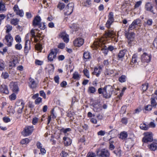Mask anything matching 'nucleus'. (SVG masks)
I'll return each instance as SVG.
<instances>
[{
    "instance_id": "obj_3",
    "label": "nucleus",
    "mask_w": 157,
    "mask_h": 157,
    "mask_svg": "<svg viewBox=\"0 0 157 157\" xmlns=\"http://www.w3.org/2000/svg\"><path fill=\"white\" fill-rule=\"evenodd\" d=\"M97 155L99 157H109L110 154L107 150L103 149L98 150L97 151Z\"/></svg>"
},
{
    "instance_id": "obj_51",
    "label": "nucleus",
    "mask_w": 157,
    "mask_h": 157,
    "mask_svg": "<svg viewBox=\"0 0 157 157\" xmlns=\"http://www.w3.org/2000/svg\"><path fill=\"white\" fill-rule=\"evenodd\" d=\"M35 48L37 50H41L42 48V45L40 44H37L35 46Z\"/></svg>"
},
{
    "instance_id": "obj_46",
    "label": "nucleus",
    "mask_w": 157,
    "mask_h": 157,
    "mask_svg": "<svg viewBox=\"0 0 157 157\" xmlns=\"http://www.w3.org/2000/svg\"><path fill=\"white\" fill-rule=\"evenodd\" d=\"M42 98L39 97L37 98L35 100V103L36 105H38L42 102Z\"/></svg>"
},
{
    "instance_id": "obj_42",
    "label": "nucleus",
    "mask_w": 157,
    "mask_h": 157,
    "mask_svg": "<svg viewBox=\"0 0 157 157\" xmlns=\"http://www.w3.org/2000/svg\"><path fill=\"white\" fill-rule=\"evenodd\" d=\"M16 65V61L14 59H13L12 61L10 62L9 64V67H15Z\"/></svg>"
},
{
    "instance_id": "obj_55",
    "label": "nucleus",
    "mask_w": 157,
    "mask_h": 157,
    "mask_svg": "<svg viewBox=\"0 0 157 157\" xmlns=\"http://www.w3.org/2000/svg\"><path fill=\"white\" fill-rule=\"evenodd\" d=\"M38 120V118L37 117H35L33 118L32 122L33 124L34 125L36 124L37 123Z\"/></svg>"
},
{
    "instance_id": "obj_40",
    "label": "nucleus",
    "mask_w": 157,
    "mask_h": 157,
    "mask_svg": "<svg viewBox=\"0 0 157 157\" xmlns=\"http://www.w3.org/2000/svg\"><path fill=\"white\" fill-rule=\"evenodd\" d=\"M96 91V89L93 86H90L88 89V91L91 93H94Z\"/></svg>"
},
{
    "instance_id": "obj_2",
    "label": "nucleus",
    "mask_w": 157,
    "mask_h": 157,
    "mask_svg": "<svg viewBox=\"0 0 157 157\" xmlns=\"http://www.w3.org/2000/svg\"><path fill=\"white\" fill-rule=\"evenodd\" d=\"M94 45L97 47L98 46L101 47V50L102 51V52L105 55L107 54L109 51L107 47L105 44H102L101 42L100 41L95 42L94 43Z\"/></svg>"
},
{
    "instance_id": "obj_7",
    "label": "nucleus",
    "mask_w": 157,
    "mask_h": 157,
    "mask_svg": "<svg viewBox=\"0 0 157 157\" xmlns=\"http://www.w3.org/2000/svg\"><path fill=\"white\" fill-rule=\"evenodd\" d=\"M33 126H27L25 128L22 132V134L24 136H27L31 134L33 130Z\"/></svg>"
},
{
    "instance_id": "obj_27",
    "label": "nucleus",
    "mask_w": 157,
    "mask_h": 157,
    "mask_svg": "<svg viewBox=\"0 0 157 157\" xmlns=\"http://www.w3.org/2000/svg\"><path fill=\"white\" fill-rule=\"evenodd\" d=\"M113 153L117 156L120 157L121 156V150L119 148L116 149L113 151Z\"/></svg>"
},
{
    "instance_id": "obj_26",
    "label": "nucleus",
    "mask_w": 157,
    "mask_h": 157,
    "mask_svg": "<svg viewBox=\"0 0 157 157\" xmlns=\"http://www.w3.org/2000/svg\"><path fill=\"white\" fill-rule=\"evenodd\" d=\"M150 149L154 151L157 149V143L153 142L149 146Z\"/></svg>"
},
{
    "instance_id": "obj_47",
    "label": "nucleus",
    "mask_w": 157,
    "mask_h": 157,
    "mask_svg": "<svg viewBox=\"0 0 157 157\" xmlns=\"http://www.w3.org/2000/svg\"><path fill=\"white\" fill-rule=\"evenodd\" d=\"M148 86V83H145L144 84L142 85V89L143 91H146L147 89Z\"/></svg>"
},
{
    "instance_id": "obj_24",
    "label": "nucleus",
    "mask_w": 157,
    "mask_h": 157,
    "mask_svg": "<svg viewBox=\"0 0 157 157\" xmlns=\"http://www.w3.org/2000/svg\"><path fill=\"white\" fill-rule=\"evenodd\" d=\"M30 42L29 40H27L25 43V46L24 48L25 52L26 53H27L30 49Z\"/></svg>"
},
{
    "instance_id": "obj_31",
    "label": "nucleus",
    "mask_w": 157,
    "mask_h": 157,
    "mask_svg": "<svg viewBox=\"0 0 157 157\" xmlns=\"http://www.w3.org/2000/svg\"><path fill=\"white\" fill-rule=\"evenodd\" d=\"M19 21V20L17 18H13L11 20L10 23L13 25L16 26L18 24Z\"/></svg>"
},
{
    "instance_id": "obj_17",
    "label": "nucleus",
    "mask_w": 157,
    "mask_h": 157,
    "mask_svg": "<svg viewBox=\"0 0 157 157\" xmlns=\"http://www.w3.org/2000/svg\"><path fill=\"white\" fill-rule=\"evenodd\" d=\"M56 49L54 50H51V52L49 54L48 56V59L50 61H53V59H55L56 56V53L55 52Z\"/></svg>"
},
{
    "instance_id": "obj_23",
    "label": "nucleus",
    "mask_w": 157,
    "mask_h": 157,
    "mask_svg": "<svg viewBox=\"0 0 157 157\" xmlns=\"http://www.w3.org/2000/svg\"><path fill=\"white\" fill-rule=\"evenodd\" d=\"M101 71V69L99 67L98 68L95 67L94 69V70L93 72H92V74L94 75H95L97 77H98Z\"/></svg>"
},
{
    "instance_id": "obj_13",
    "label": "nucleus",
    "mask_w": 157,
    "mask_h": 157,
    "mask_svg": "<svg viewBox=\"0 0 157 157\" xmlns=\"http://www.w3.org/2000/svg\"><path fill=\"white\" fill-rule=\"evenodd\" d=\"M84 42L83 39L81 38H78L74 41V44L75 46L80 47L82 45Z\"/></svg>"
},
{
    "instance_id": "obj_41",
    "label": "nucleus",
    "mask_w": 157,
    "mask_h": 157,
    "mask_svg": "<svg viewBox=\"0 0 157 157\" xmlns=\"http://www.w3.org/2000/svg\"><path fill=\"white\" fill-rule=\"evenodd\" d=\"M29 140L28 138H26L22 140L21 141V143L23 144H27L29 143Z\"/></svg>"
},
{
    "instance_id": "obj_37",
    "label": "nucleus",
    "mask_w": 157,
    "mask_h": 157,
    "mask_svg": "<svg viewBox=\"0 0 157 157\" xmlns=\"http://www.w3.org/2000/svg\"><path fill=\"white\" fill-rule=\"evenodd\" d=\"M126 76L124 75H122L118 78V80L121 82H124L126 81Z\"/></svg>"
},
{
    "instance_id": "obj_52",
    "label": "nucleus",
    "mask_w": 157,
    "mask_h": 157,
    "mask_svg": "<svg viewBox=\"0 0 157 157\" xmlns=\"http://www.w3.org/2000/svg\"><path fill=\"white\" fill-rule=\"evenodd\" d=\"M17 14L19 15L21 17H22L23 15V12L22 10H19L16 13Z\"/></svg>"
},
{
    "instance_id": "obj_15",
    "label": "nucleus",
    "mask_w": 157,
    "mask_h": 157,
    "mask_svg": "<svg viewBox=\"0 0 157 157\" xmlns=\"http://www.w3.org/2000/svg\"><path fill=\"white\" fill-rule=\"evenodd\" d=\"M10 86L13 92H17L19 91V89L17 82H11L10 84Z\"/></svg>"
},
{
    "instance_id": "obj_50",
    "label": "nucleus",
    "mask_w": 157,
    "mask_h": 157,
    "mask_svg": "<svg viewBox=\"0 0 157 157\" xmlns=\"http://www.w3.org/2000/svg\"><path fill=\"white\" fill-rule=\"evenodd\" d=\"M15 39V40L17 42L20 43L21 42V38L19 35H16Z\"/></svg>"
},
{
    "instance_id": "obj_35",
    "label": "nucleus",
    "mask_w": 157,
    "mask_h": 157,
    "mask_svg": "<svg viewBox=\"0 0 157 157\" xmlns=\"http://www.w3.org/2000/svg\"><path fill=\"white\" fill-rule=\"evenodd\" d=\"M140 128L141 129L146 130L148 129L149 127L148 125L143 123L140 124Z\"/></svg>"
},
{
    "instance_id": "obj_44",
    "label": "nucleus",
    "mask_w": 157,
    "mask_h": 157,
    "mask_svg": "<svg viewBox=\"0 0 157 157\" xmlns=\"http://www.w3.org/2000/svg\"><path fill=\"white\" fill-rule=\"evenodd\" d=\"M9 76V74L7 72H3L2 74V77L4 79L7 78Z\"/></svg>"
},
{
    "instance_id": "obj_11",
    "label": "nucleus",
    "mask_w": 157,
    "mask_h": 157,
    "mask_svg": "<svg viewBox=\"0 0 157 157\" xmlns=\"http://www.w3.org/2000/svg\"><path fill=\"white\" fill-rule=\"evenodd\" d=\"M5 40L6 42V44L8 47H10L12 44L13 38L10 33L6 35Z\"/></svg>"
},
{
    "instance_id": "obj_4",
    "label": "nucleus",
    "mask_w": 157,
    "mask_h": 157,
    "mask_svg": "<svg viewBox=\"0 0 157 157\" xmlns=\"http://www.w3.org/2000/svg\"><path fill=\"white\" fill-rule=\"evenodd\" d=\"M113 91L112 88L110 87V89L107 88V87H105L103 88V96L106 98H108L110 97Z\"/></svg>"
},
{
    "instance_id": "obj_63",
    "label": "nucleus",
    "mask_w": 157,
    "mask_h": 157,
    "mask_svg": "<svg viewBox=\"0 0 157 157\" xmlns=\"http://www.w3.org/2000/svg\"><path fill=\"white\" fill-rule=\"evenodd\" d=\"M107 48L108 50V51H112L113 50L115 49V48L112 45H109L108 47H107Z\"/></svg>"
},
{
    "instance_id": "obj_48",
    "label": "nucleus",
    "mask_w": 157,
    "mask_h": 157,
    "mask_svg": "<svg viewBox=\"0 0 157 157\" xmlns=\"http://www.w3.org/2000/svg\"><path fill=\"white\" fill-rule=\"evenodd\" d=\"M142 2L141 1H140L136 2L134 6V8L136 9L138 8L141 4Z\"/></svg>"
},
{
    "instance_id": "obj_30",
    "label": "nucleus",
    "mask_w": 157,
    "mask_h": 157,
    "mask_svg": "<svg viewBox=\"0 0 157 157\" xmlns=\"http://www.w3.org/2000/svg\"><path fill=\"white\" fill-rule=\"evenodd\" d=\"M141 20L139 18L136 19L133 21L132 23L136 27L138 25H140L141 24Z\"/></svg>"
},
{
    "instance_id": "obj_14",
    "label": "nucleus",
    "mask_w": 157,
    "mask_h": 157,
    "mask_svg": "<svg viewBox=\"0 0 157 157\" xmlns=\"http://www.w3.org/2000/svg\"><path fill=\"white\" fill-rule=\"evenodd\" d=\"M29 86L31 89H33L36 88L37 85V83L35 80L31 78H29Z\"/></svg>"
},
{
    "instance_id": "obj_36",
    "label": "nucleus",
    "mask_w": 157,
    "mask_h": 157,
    "mask_svg": "<svg viewBox=\"0 0 157 157\" xmlns=\"http://www.w3.org/2000/svg\"><path fill=\"white\" fill-rule=\"evenodd\" d=\"M136 27L132 23L129 26L128 29L127 30H125V31H128L130 32V30H132L134 29H135L136 28Z\"/></svg>"
},
{
    "instance_id": "obj_16",
    "label": "nucleus",
    "mask_w": 157,
    "mask_h": 157,
    "mask_svg": "<svg viewBox=\"0 0 157 157\" xmlns=\"http://www.w3.org/2000/svg\"><path fill=\"white\" fill-rule=\"evenodd\" d=\"M116 35V33L113 30H108L107 31H105L104 35V37H107L113 38Z\"/></svg>"
},
{
    "instance_id": "obj_28",
    "label": "nucleus",
    "mask_w": 157,
    "mask_h": 157,
    "mask_svg": "<svg viewBox=\"0 0 157 157\" xmlns=\"http://www.w3.org/2000/svg\"><path fill=\"white\" fill-rule=\"evenodd\" d=\"M83 58L84 59H91V56L90 53L88 52H84L83 54Z\"/></svg>"
},
{
    "instance_id": "obj_64",
    "label": "nucleus",
    "mask_w": 157,
    "mask_h": 157,
    "mask_svg": "<svg viewBox=\"0 0 157 157\" xmlns=\"http://www.w3.org/2000/svg\"><path fill=\"white\" fill-rule=\"evenodd\" d=\"M153 44L154 47L157 49V37L155 39L154 41Z\"/></svg>"
},
{
    "instance_id": "obj_33",
    "label": "nucleus",
    "mask_w": 157,
    "mask_h": 157,
    "mask_svg": "<svg viewBox=\"0 0 157 157\" xmlns=\"http://www.w3.org/2000/svg\"><path fill=\"white\" fill-rule=\"evenodd\" d=\"M146 21L144 22V24L145 25L151 26L153 23L152 20L151 19H146Z\"/></svg>"
},
{
    "instance_id": "obj_6",
    "label": "nucleus",
    "mask_w": 157,
    "mask_h": 157,
    "mask_svg": "<svg viewBox=\"0 0 157 157\" xmlns=\"http://www.w3.org/2000/svg\"><path fill=\"white\" fill-rule=\"evenodd\" d=\"M74 4L69 3L67 5L65 10L64 13L65 15H68L71 14L73 11Z\"/></svg>"
},
{
    "instance_id": "obj_62",
    "label": "nucleus",
    "mask_w": 157,
    "mask_h": 157,
    "mask_svg": "<svg viewBox=\"0 0 157 157\" xmlns=\"http://www.w3.org/2000/svg\"><path fill=\"white\" fill-rule=\"evenodd\" d=\"M105 131L100 130L98 132L97 134L99 136H104L105 134Z\"/></svg>"
},
{
    "instance_id": "obj_57",
    "label": "nucleus",
    "mask_w": 157,
    "mask_h": 157,
    "mask_svg": "<svg viewBox=\"0 0 157 157\" xmlns=\"http://www.w3.org/2000/svg\"><path fill=\"white\" fill-rule=\"evenodd\" d=\"M87 156V157H96V155L95 153L92 152H89Z\"/></svg>"
},
{
    "instance_id": "obj_59",
    "label": "nucleus",
    "mask_w": 157,
    "mask_h": 157,
    "mask_svg": "<svg viewBox=\"0 0 157 157\" xmlns=\"http://www.w3.org/2000/svg\"><path fill=\"white\" fill-rule=\"evenodd\" d=\"M40 96L43 97V98H46V94L43 90H41L40 91Z\"/></svg>"
},
{
    "instance_id": "obj_49",
    "label": "nucleus",
    "mask_w": 157,
    "mask_h": 157,
    "mask_svg": "<svg viewBox=\"0 0 157 157\" xmlns=\"http://www.w3.org/2000/svg\"><path fill=\"white\" fill-rule=\"evenodd\" d=\"M9 98L11 100H15L16 98V95L14 93H13L10 96Z\"/></svg>"
},
{
    "instance_id": "obj_39",
    "label": "nucleus",
    "mask_w": 157,
    "mask_h": 157,
    "mask_svg": "<svg viewBox=\"0 0 157 157\" xmlns=\"http://www.w3.org/2000/svg\"><path fill=\"white\" fill-rule=\"evenodd\" d=\"M65 6V5L64 3L59 2L57 6V7L59 9L61 10L63 9Z\"/></svg>"
},
{
    "instance_id": "obj_9",
    "label": "nucleus",
    "mask_w": 157,
    "mask_h": 157,
    "mask_svg": "<svg viewBox=\"0 0 157 157\" xmlns=\"http://www.w3.org/2000/svg\"><path fill=\"white\" fill-rule=\"evenodd\" d=\"M151 58L150 55L146 53H144L141 56V62L144 63H148L150 61Z\"/></svg>"
},
{
    "instance_id": "obj_19",
    "label": "nucleus",
    "mask_w": 157,
    "mask_h": 157,
    "mask_svg": "<svg viewBox=\"0 0 157 157\" xmlns=\"http://www.w3.org/2000/svg\"><path fill=\"white\" fill-rule=\"evenodd\" d=\"M59 36L65 42L67 43L69 42V36L65 32H63L61 33Z\"/></svg>"
},
{
    "instance_id": "obj_10",
    "label": "nucleus",
    "mask_w": 157,
    "mask_h": 157,
    "mask_svg": "<svg viewBox=\"0 0 157 157\" xmlns=\"http://www.w3.org/2000/svg\"><path fill=\"white\" fill-rule=\"evenodd\" d=\"M114 20L113 13L112 12H111L109 13V15L108 16V19L105 24L106 27L108 28H109Z\"/></svg>"
},
{
    "instance_id": "obj_21",
    "label": "nucleus",
    "mask_w": 157,
    "mask_h": 157,
    "mask_svg": "<svg viewBox=\"0 0 157 157\" xmlns=\"http://www.w3.org/2000/svg\"><path fill=\"white\" fill-rule=\"evenodd\" d=\"M1 91L6 94H9V91L7 86L5 85H2L1 86L0 88Z\"/></svg>"
},
{
    "instance_id": "obj_54",
    "label": "nucleus",
    "mask_w": 157,
    "mask_h": 157,
    "mask_svg": "<svg viewBox=\"0 0 157 157\" xmlns=\"http://www.w3.org/2000/svg\"><path fill=\"white\" fill-rule=\"evenodd\" d=\"M54 80L55 82L58 84L59 83V78L58 75H56L54 77Z\"/></svg>"
},
{
    "instance_id": "obj_61",
    "label": "nucleus",
    "mask_w": 157,
    "mask_h": 157,
    "mask_svg": "<svg viewBox=\"0 0 157 157\" xmlns=\"http://www.w3.org/2000/svg\"><path fill=\"white\" fill-rule=\"evenodd\" d=\"M100 106L99 104H95L94 105V109H95L96 110H95L94 111H97L99 109Z\"/></svg>"
},
{
    "instance_id": "obj_29",
    "label": "nucleus",
    "mask_w": 157,
    "mask_h": 157,
    "mask_svg": "<svg viewBox=\"0 0 157 157\" xmlns=\"http://www.w3.org/2000/svg\"><path fill=\"white\" fill-rule=\"evenodd\" d=\"M5 4L2 1H0V11L4 12L6 11Z\"/></svg>"
},
{
    "instance_id": "obj_5",
    "label": "nucleus",
    "mask_w": 157,
    "mask_h": 157,
    "mask_svg": "<svg viewBox=\"0 0 157 157\" xmlns=\"http://www.w3.org/2000/svg\"><path fill=\"white\" fill-rule=\"evenodd\" d=\"M124 34L125 36L128 40V44H130L131 42L134 41L135 35L133 32L125 31Z\"/></svg>"
},
{
    "instance_id": "obj_56",
    "label": "nucleus",
    "mask_w": 157,
    "mask_h": 157,
    "mask_svg": "<svg viewBox=\"0 0 157 157\" xmlns=\"http://www.w3.org/2000/svg\"><path fill=\"white\" fill-rule=\"evenodd\" d=\"M3 120L5 123H8L10 121V119L8 117H4L3 118Z\"/></svg>"
},
{
    "instance_id": "obj_22",
    "label": "nucleus",
    "mask_w": 157,
    "mask_h": 157,
    "mask_svg": "<svg viewBox=\"0 0 157 157\" xmlns=\"http://www.w3.org/2000/svg\"><path fill=\"white\" fill-rule=\"evenodd\" d=\"M63 140H64V144L66 146H68L70 145L72 142L71 139L68 137H63Z\"/></svg>"
},
{
    "instance_id": "obj_58",
    "label": "nucleus",
    "mask_w": 157,
    "mask_h": 157,
    "mask_svg": "<svg viewBox=\"0 0 157 157\" xmlns=\"http://www.w3.org/2000/svg\"><path fill=\"white\" fill-rule=\"evenodd\" d=\"M22 47L21 44H17L15 46V48L16 49L20 50L22 48Z\"/></svg>"
},
{
    "instance_id": "obj_1",
    "label": "nucleus",
    "mask_w": 157,
    "mask_h": 157,
    "mask_svg": "<svg viewBox=\"0 0 157 157\" xmlns=\"http://www.w3.org/2000/svg\"><path fill=\"white\" fill-rule=\"evenodd\" d=\"M24 103L22 100L17 101L15 107V110L18 113H21L24 107Z\"/></svg>"
},
{
    "instance_id": "obj_60",
    "label": "nucleus",
    "mask_w": 157,
    "mask_h": 157,
    "mask_svg": "<svg viewBox=\"0 0 157 157\" xmlns=\"http://www.w3.org/2000/svg\"><path fill=\"white\" fill-rule=\"evenodd\" d=\"M71 129L70 128H68L66 129L62 128L61 129V131L64 133H66L67 132L70 131Z\"/></svg>"
},
{
    "instance_id": "obj_20",
    "label": "nucleus",
    "mask_w": 157,
    "mask_h": 157,
    "mask_svg": "<svg viewBox=\"0 0 157 157\" xmlns=\"http://www.w3.org/2000/svg\"><path fill=\"white\" fill-rule=\"evenodd\" d=\"M137 55L136 54H134L132 56V61L130 63L131 67H133L134 65L133 64L136 63L137 62Z\"/></svg>"
},
{
    "instance_id": "obj_25",
    "label": "nucleus",
    "mask_w": 157,
    "mask_h": 157,
    "mask_svg": "<svg viewBox=\"0 0 157 157\" xmlns=\"http://www.w3.org/2000/svg\"><path fill=\"white\" fill-rule=\"evenodd\" d=\"M126 52L127 50L125 49L120 51L117 55V58H119V59L122 58L124 57Z\"/></svg>"
},
{
    "instance_id": "obj_45",
    "label": "nucleus",
    "mask_w": 157,
    "mask_h": 157,
    "mask_svg": "<svg viewBox=\"0 0 157 157\" xmlns=\"http://www.w3.org/2000/svg\"><path fill=\"white\" fill-rule=\"evenodd\" d=\"M6 27V33H9L11 31L12 29V26L10 25H7Z\"/></svg>"
},
{
    "instance_id": "obj_43",
    "label": "nucleus",
    "mask_w": 157,
    "mask_h": 157,
    "mask_svg": "<svg viewBox=\"0 0 157 157\" xmlns=\"http://www.w3.org/2000/svg\"><path fill=\"white\" fill-rule=\"evenodd\" d=\"M83 72L84 75L88 78L90 77L89 72L88 70L86 69H85L83 70Z\"/></svg>"
},
{
    "instance_id": "obj_38",
    "label": "nucleus",
    "mask_w": 157,
    "mask_h": 157,
    "mask_svg": "<svg viewBox=\"0 0 157 157\" xmlns=\"http://www.w3.org/2000/svg\"><path fill=\"white\" fill-rule=\"evenodd\" d=\"M151 106L153 107H155L157 103H156L155 100L154 98H151Z\"/></svg>"
},
{
    "instance_id": "obj_8",
    "label": "nucleus",
    "mask_w": 157,
    "mask_h": 157,
    "mask_svg": "<svg viewBox=\"0 0 157 157\" xmlns=\"http://www.w3.org/2000/svg\"><path fill=\"white\" fill-rule=\"evenodd\" d=\"M144 136L143 138L142 141L144 143L150 142L153 140L152 133L148 132L144 133Z\"/></svg>"
},
{
    "instance_id": "obj_53",
    "label": "nucleus",
    "mask_w": 157,
    "mask_h": 157,
    "mask_svg": "<svg viewBox=\"0 0 157 157\" xmlns=\"http://www.w3.org/2000/svg\"><path fill=\"white\" fill-rule=\"evenodd\" d=\"M5 67L4 63L2 62H0V70H3Z\"/></svg>"
},
{
    "instance_id": "obj_34",
    "label": "nucleus",
    "mask_w": 157,
    "mask_h": 157,
    "mask_svg": "<svg viewBox=\"0 0 157 157\" xmlns=\"http://www.w3.org/2000/svg\"><path fill=\"white\" fill-rule=\"evenodd\" d=\"M109 128L110 129H112V130H110L108 133L109 135H111L113 133H114L115 134H117V131L116 129H113V126H110L109 127Z\"/></svg>"
},
{
    "instance_id": "obj_32",
    "label": "nucleus",
    "mask_w": 157,
    "mask_h": 157,
    "mask_svg": "<svg viewBox=\"0 0 157 157\" xmlns=\"http://www.w3.org/2000/svg\"><path fill=\"white\" fill-rule=\"evenodd\" d=\"M128 136L127 133L125 132H121L120 134V138L122 139H125Z\"/></svg>"
},
{
    "instance_id": "obj_12",
    "label": "nucleus",
    "mask_w": 157,
    "mask_h": 157,
    "mask_svg": "<svg viewBox=\"0 0 157 157\" xmlns=\"http://www.w3.org/2000/svg\"><path fill=\"white\" fill-rule=\"evenodd\" d=\"M41 19L39 16H37L34 18L33 22V25L34 27L37 26L39 27H41L42 24H40Z\"/></svg>"
},
{
    "instance_id": "obj_18",
    "label": "nucleus",
    "mask_w": 157,
    "mask_h": 157,
    "mask_svg": "<svg viewBox=\"0 0 157 157\" xmlns=\"http://www.w3.org/2000/svg\"><path fill=\"white\" fill-rule=\"evenodd\" d=\"M145 8L147 11H150L153 14L155 13L153 9V6L151 3L150 2L146 3L145 5Z\"/></svg>"
}]
</instances>
